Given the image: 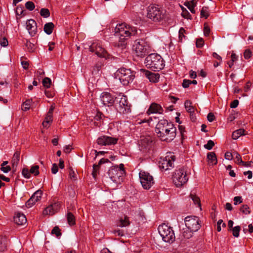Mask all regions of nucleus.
Masks as SVG:
<instances>
[{
    "label": "nucleus",
    "instance_id": "obj_1",
    "mask_svg": "<svg viewBox=\"0 0 253 253\" xmlns=\"http://www.w3.org/2000/svg\"><path fill=\"white\" fill-rule=\"evenodd\" d=\"M137 34V30L136 28L130 27L126 23L118 24L114 30V36L118 41L115 42L114 45L124 49L126 46V40Z\"/></svg>",
    "mask_w": 253,
    "mask_h": 253
},
{
    "label": "nucleus",
    "instance_id": "obj_2",
    "mask_svg": "<svg viewBox=\"0 0 253 253\" xmlns=\"http://www.w3.org/2000/svg\"><path fill=\"white\" fill-rule=\"evenodd\" d=\"M155 132L162 141L169 142L176 136V128L166 120H161L156 125Z\"/></svg>",
    "mask_w": 253,
    "mask_h": 253
},
{
    "label": "nucleus",
    "instance_id": "obj_3",
    "mask_svg": "<svg viewBox=\"0 0 253 253\" xmlns=\"http://www.w3.org/2000/svg\"><path fill=\"white\" fill-rule=\"evenodd\" d=\"M145 63L147 68L154 71L162 70L165 66L164 60L159 54L156 53H152L147 56Z\"/></svg>",
    "mask_w": 253,
    "mask_h": 253
},
{
    "label": "nucleus",
    "instance_id": "obj_4",
    "mask_svg": "<svg viewBox=\"0 0 253 253\" xmlns=\"http://www.w3.org/2000/svg\"><path fill=\"white\" fill-rule=\"evenodd\" d=\"M115 78L118 79L124 85L132 82L134 79V73L129 69L121 68L114 73Z\"/></svg>",
    "mask_w": 253,
    "mask_h": 253
},
{
    "label": "nucleus",
    "instance_id": "obj_5",
    "mask_svg": "<svg viewBox=\"0 0 253 253\" xmlns=\"http://www.w3.org/2000/svg\"><path fill=\"white\" fill-rule=\"evenodd\" d=\"M147 11V17L154 22H160L166 18V11L158 5H150Z\"/></svg>",
    "mask_w": 253,
    "mask_h": 253
},
{
    "label": "nucleus",
    "instance_id": "obj_6",
    "mask_svg": "<svg viewBox=\"0 0 253 253\" xmlns=\"http://www.w3.org/2000/svg\"><path fill=\"white\" fill-rule=\"evenodd\" d=\"M158 230L163 241L171 244L175 241L174 233L170 226L164 223L159 226Z\"/></svg>",
    "mask_w": 253,
    "mask_h": 253
},
{
    "label": "nucleus",
    "instance_id": "obj_7",
    "mask_svg": "<svg viewBox=\"0 0 253 253\" xmlns=\"http://www.w3.org/2000/svg\"><path fill=\"white\" fill-rule=\"evenodd\" d=\"M173 182L177 186L179 187L186 183L188 177L185 169L183 167L175 170L173 174Z\"/></svg>",
    "mask_w": 253,
    "mask_h": 253
},
{
    "label": "nucleus",
    "instance_id": "obj_8",
    "mask_svg": "<svg viewBox=\"0 0 253 253\" xmlns=\"http://www.w3.org/2000/svg\"><path fill=\"white\" fill-rule=\"evenodd\" d=\"M132 49L136 56L143 57L148 53V45L143 40H136L134 42Z\"/></svg>",
    "mask_w": 253,
    "mask_h": 253
},
{
    "label": "nucleus",
    "instance_id": "obj_9",
    "mask_svg": "<svg viewBox=\"0 0 253 253\" xmlns=\"http://www.w3.org/2000/svg\"><path fill=\"white\" fill-rule=\"evenodd\" d=\"M174 161L175 156L170 152L168 153L165 157L160 158L159 161V167L162 170H169L173 168Z\"/></svg>",
    "mask_w": 253,
    "mask_h": 253
},
{
    "label": "nucleus",
    "instance_id": "obj_10",
    "mask_svg": "<svg viewBox=\"0 0 253 253\" xmlns=\"http://www.w3.org/2000/svg\"><path fill=\"white\" fill-rule=\"evenodd\" d=\"M139 178L142 187L145 189H149L154 184V180L152 175L145 171H140L139 173Z\"/></svg>",
    "mask_w": 253,
    "mask_h": 253
},
{
    "label": "nucleus",
    "instance_id": "obj_11",
    "mask_svg": "<svg viewBox=\"0 0 253 253\" xmlns=\"http://www.w3.org/2000/svg\"><path fill=\"white\" fill-rule=\"evenodd\" d=\"M185 224L186 227L192 231L197 232L201 227L200 221L196 216H188L185 218Z\"/></svg>",
    "mask_w": 253,
    "mask_h": 253
},
{
    "label": "nucleus",
    "instance_id": "obj_12",
    "mask_svg": "<svg viewBox=\"0 0 253 253\" xmlns=\"http://www.w3.org/2000/svg\"><path fill=\"white\" fill-rule=\"evenodd\" d=\"M125 174V170L119 169L118 167H114L108 171V174L111 180L116 183H120L122 181V177Z\"/></svg>",
    "mask_w": 253,
    "mask_h": 253
},
{
    "label": "nucleus",
    "instance_id": "obj_13",
    "mask_svg": "<svg viewBox=\"0 0 253 253\" xmlns=\"http://www.w3.org/2000/svg\"><path fill=\"white\" fill-rule=\"evenodd\" d=\"M89 50L94 52L98 57L106 58L108 57V53L106 50L102 47L99 42H93L89 47Z\"/></svg>",
    "mask_w": 253,
    "mask_h": 253
},
{
    "label": "nucleus",
    "instance_id": "obj_14",
    "mask_svg": "<svg viewBox=\"0 0 253 253\" xmlns=\"http://www.w3.org/2000/svg\"><path fill=\"white\" fill-rule=\"evenodd\" d=\"M117 108L120 113L125 114L130 112V105L128 102L126 96H120V101Z\"/></svg>",
    "mask_w": 253,
    "mask_h": 253
},
{
    "label": "nucleus",
    "instance_id": "obj_15",
    "mask_svg": "<svg viewBox=\"0 0 253 253\" xmlns=\"http://www.w3.org/2000/svg\"><path fill=\"white\" fill-rule=\"evenodd\" d=\"M118 139L108 136H102L97 140V143L100 145H114L117 143Z\"/></svg>",
    "mask_w": 253,
    "mask_h": 253
},
{
    "label": "nucleus",
    "instance_id": "obj_16",
    "mask_svg": "<svg viewBox=\"0 0 253 253\" xmlns=\"http://www.w3.org/2000/svg\"><path fill=\"white\" fill-rule=\"evenodd\" d=\"M153 138L150 135H142L140 137L139 145L141 149H149L153 145Z\"/></svg>",
    "mask_w": 253,
    "mask_h": 253
},
{
    "label": "nucleus",
    "instance_id": "obj_17",
    "mask_svg": "<svg viewBox=\"0 0 253 253\" xmlns=\"http://www.w3.org/2000/svg\"><path fill=\"white\" fill-rule=\"evenodd\" d=\"M42 195V191L40 190L36 191L30 198V199H29L28 201L26 203V206L27 208H30L33 206L34 204L36 203V202L40 200Z\"/></svg>",
    "mask_w": 253,
    "mask_h": 253
},
{
    "label": "nucleus",
    "instance_id": "obj_18",
    "mask_svg": "<svg viewBox=\"0 0 253 253\" xmlns=\"http://www.w3.org/2000/svg\"><path fill=\"white\" fill-rule=\"evenodd\" d=\"M26 29L29 34L32 36H34L37 33V25L36 22L30 19L26 21Z\"/></svg>",
    "mask_w": 253,
    "mask_h": 253
},
{
    "label": "nucleus",
    "instance_id": "obj_19",
    "mask_svg": "<svg viewBox=\"0 0 253 253\" xmlns=\"http://www.w3.org/2000/svg\"><path fill=\"white\" fill-rule=\"evenodd\" d=\"M101 100L104 105L112 106L114 103V98L110 93L104 92L100 96Z\"/></svg>",
    "mask_w": 253,
    "mask_h": 253
},
{
    "label": "nucleus",
    "instance_id": "obj_20",
    "mask_svg": "<svg viewBox=\"0 0 253 253\" xmlns=\"http://www.w3.org/2000/svg\"><path fill=\"white\" fill-rule=\"evenodd\" d=\"M59 204L54 203L46 207L43 211L42 213L44 215H53L59 211Z\"/></svg>",
    "mask_w": 253,
    "mask_h": 253
},
{
    "label": "nucleus",
    "instance_id": "obj_21",
    "mask_svg": "<svg viewBox=\"0 0 253 253\" xmlns=\"http://www.w3.org/2000/svg\"><path fill=\"white\" fill-rule=\"evenodd\" d=\"M163 109L161 105L156 103H152L148 110L147 111V114L148 115H150L151 114L154 113H159V114H163Z\"/></svg>",
    "mask_w": 253,
    "mask_h": 253
},
{
    "label": "nucleus",
    "instance_id": "obj_22",
    "mask_svg": "<svg viewBox=\"0 0 253 253\" xmlns=\"http://www.w3.org/2000/svg\"><path fill=\"white\" fill-rule=\"evenodd\" d=\"M145 76L152 83H157L159 81L160 75L158 73H152L148 71H144Z\"/></svg>",
    "mask_w": 253,
    "mask_h": 253
},
{
    "label": "nucleus",
    "instance_id": "obj_23",
    "mask_svg": "<svg viewBox=\"0 0 253 253\" xmlns=\"http://www.w3.org/2000/svg\"><path fill=\"white\" fill-rule=\"evenodd\" d=\"M14 221L16 224L22 225L26 222L27 219L24 214L18 212L14 217Z\"/></svg>",
    "mask_w": 253,
    "mask_h": 253
},
{
    "label": "nucleus",
    "instance_id": "obj_24",
    "mask_svg": "<svg viewBox=\"0 0 253 253\" xmlns=\"http://www.w3.org/2000/svg\"><path fill=\"white\" fill-rule=\"evenodd\" d=\"M195 231H192L190 229L186 227V228L183 229L182 232L180 235L181 240L189 239L193 236V233Z\"/></svg>",
    "mask_w": 253,
    "mask_h": 253
},
{
    "label": "nucleus",
    "instance_id": "obj_25",
    "mask_svg": "<svg viewBox=\"0 0 253 253\" xmlns=\"http://www.w3.org/2000/svg\"><path fill=\"white\" fill-rule=\"evenodd\" d=\"M109 162V161L108 160V159H101L99 161L98 165H94L93 166V171H92V175L93 177L94 178H95L96 176H97V172H98V171L99 170V166L100 165H101L102 164H104V163H108Z\"/></svg>",
    "mask_w": 253,
    "mask_h": 253
},
{
    "label": "nucleus",
    "instance_id": "obj_26",
    "mask_svg": "<svg viewBox=\"0 0 253 253\" xmlns=\"http://www.w3.org/2000/svg\"><path fill=\"white\" fill-rule=\"evenodd\" d=\"M207 159L208 160L209 164L210 165H215L217 164V161L215 154L213 152H209L207 155Z\"/></svg>",
    "mask_w": 253,
    "mask_h": 253
},
{
    "label": "nucleus",
    "instance_id": "obj_27",
    "mask_svg": "<svg viewBox=\"0 0 253 253\" xmlns=\"http://www.w3.org/2000/svg\"><path fill=\"white\" fill-rule=\"evenodd\" d=\"M130 224L129 218L127 216L121 217L118 223V226L121 227H124L128 226Z\"/></svg>",
    "mask_w": 253,
    "mask_h": 253
},
{
    "label": "nucleus",
    "instance_id": "obj_28",
    "mask_svg": "<svg viewBox=\"0 0 253 253\" xmlns=\"http://www.w3.org/2000/svg\"><path fill=\"white\" fill-rule=\"evenodd\" d=\"M20 152L19 151L17 150L14 153L12 159V164L13 167L14 166L16 167L17 166L20 160Z\"/></svg>",
    "mask_w": 253,
    "mask_h": 253
},
{
    "label": "nucleus",
    "instance_id": "obj_29",
    "mask_svg": "<svg viewBox=\"0 0 253 253\" xmlns=\"http://www.w3.org/2000/svg\"><path fill=\"white\" fill-rule=\"evenodd\" d=\"M54 24L52 22L46 23L44 26V31L47 35H50L52 33L54 28Z\"/></svg>",
    "mask_w": 253,
    "mask_h": 253
},
{
    "label": "nucleus",
    "instance_id": "obj_30",
    "mask_svg": "<svg viewBox=\"0 0 253 253\" xmlns=\"http://www.w3.org/2000/svg\"><path fill=\"white\" fill-rule=\"evenodd\" d=\"M52 115H50L47 114H46L44 121L42 122V126H43V127H49V125L52 122Z\"/></svg>",
    "mask_w": 253,
    "mask_h": 253
},
{
    "label": "nucleus",
    "instance_id": "obj_31",
    "mask_svg": "<svg viewBox=\"0 0 253 253\" xmlns=\"http://www.w3.org/2000/svg\"><path fill=\"white\" fill-rule=\"evenodd\" d=\"M233 155V158L236 163L239 165L242 164L243 165L246 166V163L242 160L241 156L237 152H234Z\"/></svg>",
    "mask_w": 253,
    "mask_h": 253
},
{
    "label": "nucleus",
    "instance_id": "obj_32",
    "mask_svg": "<svg viewBox=\"0 0 253 253\" xmlns=\"http://www.w3.org/2000/svg\"><path fill=\"white\" fill-rule=\"evenodd\" d=\"M184 106L186 111L190 114L193 113L195 111L194 108L191 105V102L186 100L184 103Z\"/></svg>",
    "mask_w": 253,
    "mask_h": 253
},
{
    "label": "nucleus",
    "instance_id": "obj_33",
    "mask_svg": "<svg viewBox=\"0 0 253 253\" xmlns=\"http://www.w3.org/2000/svg\"><path fill=\"white\" fill-rule=\"evenodd\" d=\"M185 5L186 6L188 9L190 10V11L192 13H195V10L194 9V7L195 6V3L193 0L187 1L185 3Z\"/></svg>",
    "mask_w": 253,
    "mask_h": 253
},
{
    "label": "nucleus",
    "instance_id": "obj_34",
    "mask_svg": "<svg viewBox=\"0 0 253 253\" xmlns=\"http://www.w3.org/2000/svg\"><path fill=\"white\" fill-rule=\"evenodd\" d=\"M244 129H239L236 131H234L232 133V138L233 139H238L240 136L244 134Z\"/></svg>",
    "mask_w": 253,
    "mask_h": 253
},
{
    "label": "nucleus",
    "instance_id": "obj_35",
    "mask_svg": "<svg viewBox=\"0 0 253 253\" xmlns=\"http://www.w3.org/2000/svg\"><path fill=\"white\" fill-rule=\"evenodd\" d=\"M67 217L69 225H73L75 224V217L71 212H68L67 213Z\"/></svg>",
    "mask_w": 253,
    "mask_h": 253
},
{
    "label": "nucleus",
    "instance_id": "obj_36",
    "mask_svg": "<svg viewBox=\"0 0 253 253\" xmlns=\"http://www.w3.org/2000/svg\"><path fill=\"white\" fill-rule=\"evenodd\" d=\"M25 46L27 47L28 51L30 52H34L36 49V47L34 44L28 41H27L25 43Z\"/></svg>",
    "mask_w": 253,
    "mask_h": 253
},
{
    "label": "nucleus",
    "instance_id": "obj_37",
    "mask_svg": "<svg viewBox=\"0 0 253 253\" xmlns=\"http://www.w3.org/2000/svg\"><path fill=\"white\" fill-rule=\"evenodd\" d=\"M7 244L6 240L4 238H1L0 239V252H4L6 250Z\"/></svg>",
    "mask_w": 253,
    "mask_h": 253
},
{
    "label": "nucleus",
    "instance_id": "obj_38",
    "mask_svg": "<svg viewBox=\"0 0 253 253\" xmlns=\"http://www.w3.org/2000/svg\"><path fill=\"white\" fill-rule=\"evenodd\" d=\"M190 197L195 205H198L199 207H201L200 200L198 196L193 193H191Z\"/></svg>",
    "mask_w": 253,
    "mask_h": 253
},
{
    "label": "nucleus",
    "instance_id": "obj_39",
    "mask_svg": "<svg viewBox=\"0 0 253 253\" xmlns=\"http://www.w3.org/2000/svg\"><path fill=\"white\" fill-rule=\"evenodd\" d=\"M40 14L44 18H47L50 16V12L47 8H42L40 11Z\"/></svg>",
    "mask_w": 253,
    "mask_h": 253
},
{
    "label": "nucleus",
    "instance_id": "obj_40",
    "mask_svg": "<svg viewBox=\"0 0 253 253\" xmlns=\"http://www.w3.org/2000/svg\"><path fill=\"white\" fill-rule=\"evenodd\" d=\"M39 167L37 165L32 166L29 170L30 174L32 173L35 176L38 175L39 174Z\"/></svg>",
    "mask_w": 253,
    "mask_h": 253
},
{
    "label": "nucleus",
    "instance_id": "obj_41",
    "mask_svg": "<svg viewBox=\"0 0 253 253\" xmlns=\"http://www.w3.org/2000/svg\"><path fill=\"white\" fill-rule=\"evenodd\" d=\"M240 211L245 214H249L251 212V211L248 205H243L240 208Z\"/></svg>",
    "mask_w": 253,
    "mask_h": 253
},
{
    "label": "nucleus",
    "instance_id": "obj_42",
    "mask_svg": "<svg viewBox=\"0 0 253 253\" xmlns=\"http://www.w3.org/2000/svg\"><path fill=\"white\" fill-rule=\"evenodd\" d=\"M201 17H205L207 18L209 16L208 8L207 7H203L201 11Z\"/></svg>",
    "mask_w": 253,
    "mask_h": 253
},
{
    "label": "nucleus",
    "instance_id": "obj_43",
    "mask_svg": "<svg viewBox=\"0 0 253 253\" xmlns=\"http://www.w3.org/2000/svg\"><path fill=\"white\" fill-rule=\"evenodd\" d=\"M51 84V81L49 78L46 77L42 81L43 85L46 88H49Z\"/></svg>",
    "mask_w": 253,
    "mask_h": 253
},
{
    "label": "nucleus",
    "instance_id": "obj_44",
    "mask_svg": "<svg viewBox=\"0 0 253 253\" xmlns=\"http://www.w3.org/2000/svg\"><path fill=\"white\" fill-rule=\"evenodd\" d=\"M32 103V101L30 100H26L23 104L22 109L24 111H26L28 110L30 108Z\"/></svg>",
    "mask_w": 253,
    "mask_h": 253
},
{
    "label": "nucleus",
    "instance_id": "obj_45",
    "mask_svg": "<svg viewBox=\"0 0 253 253\" xmlns=\"http://www.w3.org/2000/svg\"><path fill=\"white\" fill-rule=\"evenodd\" d=\"M182 11L181 13V15L183 17L186 18V19H191V16L188 10H187L186 9L182 8Z\"/></svg>",
    "mask_w": 253,
    "mask_h": 253
},
{
    "label": "nucleus",
    "instance_id": "obj_46",
    "mask_svg": "<svg viewBox=\"0 0 253 253\" xmlns=\"http://www.w3.org/2000/svg\"><path fill=\"white\" fill-rule=\"evenodd\" d=\"M243 231L245 233H246L247 232H249L250 233H252L253 232V226L252 224H249L248 226L247 225H245L243 227Z\"/></svg>",
    "mask_w": 253,
    "mask_h": 253
},
{
    "label": "nucleus",
    "instance_id": "obj_47",
    "mask_svg": "<svg viewBox=\"0 0 253 253\" xmlns=\"http://www.w3.org/2000/svg\"><path fill=\"white\" fill-rule=\"evenodd\" d=\"M214 145V142L211 140H209L207 143L204 145V147L207 150H210Z\"/></svg>",
    "mask_w": 253,
    "mask_h": 253
},
{
    "label": "nucleus",
    "instance_id": "obj_48",
    "mask_svg": "<svg viewBox=\"0 0 253 253\" xmlns=\"http://www.w3.org/2000/svg\"><path fill=\"white\" fill-rule=\"evenodd\" d=\"M240 229L241 228L239 226H236L233 228L232 232L233 236L236 237H238L239 235V232L240 231Z\"/></svg>",
    "mask_w": 253,
    "mask_h": 253
},
{
    "label": "nucleus",
    "instance_id": "obj_49",
    "mask_svg": "<svg viewBox=\"0 0 253 253\" xmlns=\"http://www.w3.org/2000/svg\"><path fill=\"white\" fill-rule=\"evenodd\" d=\"M26 8L32 11L35 8V4L32 1H28L25 3Z\"/></svg>",
    "mask_w": 253,
    "mask_h": 253
},
{
    "label": "nucleus",
    "instance_id": "obj_50",
    "mask_svg": "<svg viewBox=\"0 0 253 253\" xmlns=\"http://www.w3.org/2000/svg\"><path fill=\"white\" fill-rule=\"evenodd\" d=\"M51 233L52 234H55L57 237L61 235L60 230L58 226H55L53 228L52 230Z\"/></svg>",
    "mask_w": 253,
    "mask_h": 253
},
{
    "label": "nucleus",
    "instance_id": "obj_51",
    "mask_svg": "<svg viewBox=\"0 0 253 253\" xmlns=\"http://www.w3.org/2000/svg\"><path fill=\"white\" fill-rule=\"evenodd\" d=\"M22 173L23 176L26 178H29L30 177L31 175L30 171L27 168L23 169Z\"/></svg>",
    "mask_w": 253,
    "mask_h": 253
},
{
    "label": "nucleus",
    "instance_id": "obj_52",
    "mask_svg": "<svg viewBox=\"0 0 253 253\" xmlns=\"http://www.w3.org/2000/svg\"><path fill=\"white\" fill-rule=\"evenodd\" d=\"M252 55V52L250 49H247L245 50L244 53V58L246 59H249Z\"/></svg>",
    "mask_w": 253,
    "mask_h": 253
},
{
    "label": "nucleus",
    "instance_id": "obj_53",
    "mask_svg": "<svg viewBox=\"0 0 253 253\" xmlns=\"http://www.w3.org/2000/svg\"><path fill=\"white\" fill-rule=\"evenodd\" d=\"M204 33L205 36H209L210 33V29L207 24H204Z\"/></svg>",
    "mask_w": 253,
    "mask_h": 253
},
{
    "label": "nucleus",
    "instance_id": "obj_54",
    "mask_svg": "<svg viewBox=\"0 0 253 253\" xmlns=\"http://www.w3.org/2000/svg\"><path fill=\"white\" fill-rule=\"evenodd\" d=\"M242 203V197L240 196H236L234 198V204L237 205L238 204Z\"/></svg>",
    "mask_w": 253,
    "mask_h": 253
},
{
    "label": "nucleus",
    "instance_id": "obj_55",
    "mask_svg": "<svg viewBox=\"0 0 253 253\" xmlns=\"http://www.w3.org/2000/svg\"><path fill=\"white\" fill-rule=\"evenodd\" d=\"M204 43V40L202 38L199 39L196 42V46L198 47H201Z\"/></svg>",
    "mask_w": 253,
    "mask_h": 253
},
{
    "label": "nucleus",
    "instance_id": "obj_56",
    "mask_svg": "<svg viewBox=\"0 0 253 253\" xmlns=\"http://www.w3.org/2000/svg\"><path fill=\"white\" fill-rule=\"evenodd\" d=\"M0 169L4 173H7L11 170V168L9 166L1 167Z\"/></svg>",
    "mask_w": 253,
    "mask_h": 253
},
{
    "label": "nucleus",
    "instance_id": "obj_57",
    "mask_svg": "<svg viewBox=\"0 0 253 253\" xmlns=\"http://www.w3.org/2000/svg\"><path fill=\"white\" fill-rule=\"evenodd\" d=\"M224 157H225V158L227 160H232L234 157L233 153H231L228 152H226L225 154Z\"/></svg>",
    "mask_w": 253,
    "mask_h": 253
},
{
    "label": "nucleus",
    "instance_id": "obj_58",
    "mask_svg": "<svg viewBox=\"0 0 253 253\" xmlns=\"http://www.w3.org/2000/svg\"><path fill=\"white\" fill-rule=\"evenodd\" d=\"M207 119L210 122H212L215 119L214 114L212 113H209L207 116Z\"/></svg>",
    "mask_w": 253,
    "mask_h": 253
},
{
    "label": "nucleus",
    "instance_id": "obj_59",
    "mask_svg": "<svg viewBox=\"0 0 253 253\" xmlns=\"http://www.w3.org/2000/svg\"><path fill=\"white\" fill-rule=\"evenodd\" d=\"M191 84V81L188 80H184L182 83V86L184 88L188 87Z\"/></svg>",
    "mask_w": 253,
    "mask_h": 253
},
{
    "label": "nucleus",
    "instance_id": "obj_60",
    "mask_svg": "<svg viewBox=\"0 0 253 253\" xmlns=\"http://www.w3.org/2000/svg\"><path fill=\"white\" fill-rule=\"evenodd\" d=\"M58 170V168L56 164H53L51 168V172L53 174H56Z\"/></svg>",
    "mask_w": 253,
    "mask_h": 253
},
{
    "label": "nucleus",
    "instance_id": "obj_61",
    "mask_svg": "<svg viewBox=\"0 0 253 253\" xmlns=\"http://www.w3.org/2000/svg\"><path fill=\"white\" fill-rule=\"evenodd\" d=\"M0 44L1 46H3V47H5V46H7V45L8 44L7 40L6 38H3L2 39V40L0 42Z\"/></svg>",
    "mask_w": 253,
    "mask_h": 253
},
{
    "label": "nucleus",
    "instance_id": "obj_62",
    "mask_svg": "<svg viewBox=\"0 0 253 253\" xmlns=\"http://www.w3.org/2000/svg\"><path fill=\"white\" fill-rule=\"evenodd\" d=\"M239 104V101L238 100H234L233 102H231L230 104V107L231 108H236Z\"/></svg>",
    "mask_w": 253,
    "mask_h": 253
},
{
    "label": "nucleus",
    "instance_id": "obj_63",
    "mask_svg": "<svg viewBox=\"0 0 253 253\" xmlns=\"http://www.w3.org/2000/svg\"><path fill=\"white\" fill-rule=\"evenodd\" d=\"M16 12L18 15H21L23 12V7L22 6H17Z\"/></svg>",
    "mask_w": 253,
    "mask_h": 253
},
{
    "label": "nucleus",
    "instance_id": "obj_64",
    "mask_svg": "<svg viewBox=\"0 0 253 253\" xmlns=\"http://www.w3.org/2000/svg\"><path fill=\"white\" fill-rule=\"evenodd\" d=\"M102 116H103L102 114H101L100 112H98L96 115L95 116L94 119L97 121H100L102 118Z\"/></svg>",
    "mask_w": 253,
    "mask_h": 253
}]
</instances>
